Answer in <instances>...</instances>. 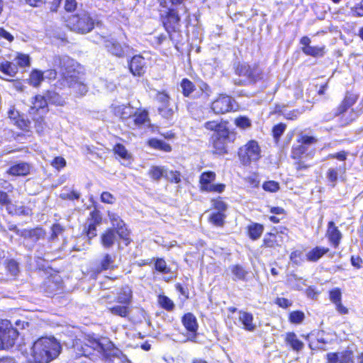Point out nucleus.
I'll use <instances>...</instances> for the list:
<instances>
[{
  "label": "nucleus",
  "mask_w": 363,
  "mask_h": 363,
  "mask_svg": "<svg viewBox=\"0 0 363 363\" xmlns=\"http://www.w3.org/2000/svg\"><path fill=\"white\" fill-rule=\"evenodd\" d=\"M16 63L21 67L30 65L29 56L24 54H19L16 58Z\"/></svg>",
  "instance_id": "nucleus-61"
},
{
  "label": "nucleus",
  "mask_w": 363,
  "mask_h": 363,
  "mask_svg": "<svg viewBox=\"0 0 363 363\" xmlns=\"http://www.w3.org/2000/svg\"><path fill=\"white\" fill-rule=\"evenodd\" d=\"M60 197L63 200H74L79 199L80 194L76 191H72L69 193L62 192L60 194Z\"/></svg>",
  "instance_id": "nucleus-60"
},
{
  "label": "nucleus",
  "mask_w": 363,
  "mask_h": 363,
  "mask_svg": "<svg viewBox=\"0 0 363 363\" xmlns=\"http://www.w3.org/2000/svg\"><path fill=\"white\" fill-rule=\"evenodd\" d=\"M96 222L97 223H99V221L94 220V222L91 220L88 224V229H87V236L89 238H92L96 235Z\"/></svg>",
  "instance_id": "nucleus-63"
},
{
  "label": "nucleus",
  "mask_w": 363,
  "mask_h": 363,
  "mask_svg": "<svg viewBox=\"0 0 363 363\" xmlns=\"http://www.w3.org/2000/svg\"><path fill=\"white\" fill-rule=\"evenodd\" d=\"M96 23L87 11L81 10L69 17L67 26L73 31L85 34L91 31Z\"/></svg>",
  "instance_id": "nucleus-4"
},
{
  "label": "nucleus",
  "mask_w": 363,
  "mask_h": 363,
  "mask_svg": "<svg viewBox=\"0 0 363 363\" xmlns=\"http://www.w3.org/2000/svg\"><path fill=\"white\" fill-rule=\"evenodd\" d=\"M203 126L207 130L214 131L213 135H221L222 138H224L228 136L230 133L226 123L223 121H207Z\"/></svg>",
  "instance_id": "nucleus-13"
},
{
  "label": "nucleus",
  "mask_w": 363,
  "mask_h": 363,
  "mask_svg": "<svg viewBox=\"0 0 363 363\" xmlns=\"http://www.w3.org/2000/svg\"><path fill=\"white\" fill-rule=\"evenodd\" d=\"M32 166L26 162H21L13 164L6 171V173L17 177H24L30 174Z\"/></svg>",
  "instance_id": "nucleus-17"
},
{
  "label": "nucleus",
  "mask_w": 363,
  "mask_h": 363,
  "mask_svg": "<svg viewBox=\"0 0 363 363\" xmlns=\"http://www.w3.org/2000/svg\"><path fill=\"white\" fill-rule=\"evenodd\" d=\"M181 87L182 89V94L184 96L189 97L195 90V86L192 82L188 79H183L181 82Z\"/></svg>",
  "instance_id": "nucleus-45"
},
{
  "label": "nucleus",
  "mask_w": 363,
  "mask_h": 363,
  "mask_svg": "<svg viewBox=\"0 0 363 363\" xmlns=\"http://www.w3.org/2000/svg\"><path fill=\"white\" fill-rule=\"evenodd\" d=\"M306 147L301 143L293 148L291 153L292 157L294 159H299L306 152Z\"/></svg>",
  "instance_id": "nucleus-55"
},
{
  "label": "nucleus",
  "mask_w": 363,
  "mask_h": 363,
  "mask_svg": "<svg viewBox=\"0 0 363 363\" xmlns=\"http://www.w3.org/2000/svg\"><path fill=\"white\" fill-rule=\"evenodd\" d=\"M105 47L109 52L117 57H123L128 48L127 45H121L114 39L106 40Z\"/></svg>",
  "instance_id": "nucleus-24"
},
{
  "label": "nucleus",
  "mask_w": 363,
  "mask_h": 363,
  "mask_svg": "<svg viewBox=\"0 0 363 363\" xmlns=\"http://www.w3.org/2000/svg\"><path fill=\"white\" fill-rule=\"evenodd\" d=\"M326 236L334 247L339 246L342 235L333 221H330L328 224Z\"/></svg>",
  "instance_id": "nucleus-18"
},
{
  "label": "nucleus",
  "mask_w": 363,
  "mask_h": 363,
  "mask_svg": "<svg viewBox=\"0 0 363 363\" xmlns=\"http://www.w3.org/2000/svg\"><path fill=\"white\" fill-rule=\"evenodd\" d=\"M45 95L48 104L50 103L57 106H63L65 104L63 99L55 91H48Z\"/></svg>",
  "instance_id": "nucleus-39"
},
{
  "label": "nucleus",
  "mask_w": 363,
  "mask_h": 363,
  "mask_svg": "<svg viewBox=\"0 0 363 363\" xmlns=\"http://www.w3.org/2000/svg\"><path fill=\"white\" fill-rule=\"evenodd\" d=\"M55 62H58L60 72L66 84L75 93L84 95L87 92V86L82 80L79 72L75 69L74 60L65 56L56 58Z\"/></svg>",
  "instance_id": "nucleus-3"
},
{
  "label": "nucleus",
  "mask_w": 363,
  "mask_h": 363,
  "mask_svg": "<svg viewBox=\"0 0 363 363\" xmlns=\"http://www.w3.org/2000/svg\"><path fill=\"white\" fill-rule=\"evenodd\" d=\"M17 67L8 61L0 62V71L5 75L12 77L17 73Z\"/></svg>",
  "instance_id": "nucleus-35"
},
{
  "label": "nucleus",
  "mask_w": 363,
  "mask_h": 363,
  "mask_svg": "<svg viewBox=\"0 0 363 363\" xmlns=\"http://www.w3.org/2000/svg\"><path fill=\"white\" fill-rule=\"evenodd\" d=\"M305 318V315L301 311H293L290 313L289 320L291 323L299 324L301 323Z\"/></svg>",
  "instance_id": "nucleus-53"
},
{
  "label": "nucleus",
  "mask_w": 363,
  "mask_h": 363,
  "mask_svg": "<svg viewBox=\"0 0 363 363\" xmlns=\"http://www.w3.org/2000/svg\"><path fill=\"white\" fill-rule=\"evenodd\" d=\"M157 100L161 104L160 106L169 105V96L164 92H160L157 95Z\"/></svg>",
  "instance_id": "nucleus-64"
},
{
  "label": "nucleus",
  "mask_w": 363,
  "mask_h": 363,
  "mask_svg": "<svg viewBox=\"0 0 363 363\" xmlns=\"http://www.w3.org/2000/svg\"><path fill=\"white\" fill-rule=\"evenodd\" d=\"M346 167L345 163H341L335 167H330L326 172V178L334 187L338 179V176L343 174L345 172Z\"/></svg>",
  "instance_id": "nucleus-20"
},
{
  "label": "nucleus",
  "mask_w": 363,
  "mask_h": 363,
  "mask_svg": "<svg viewBox=\"0 0 363 363\" xmlns=\"http://www.w3.org/2000/svg\"><path fill=\"white\" fill-rule=\"evenodd\" d=\"M43 74L42 72L38 70H33L29 77V83L30 85L37 87L43 81Z\"/></svg>",
  "instance_id": "nucleus-44"
},
{
  "label": "nucleus",
  "mask_w": 363,
  "mask_h": 363,
  "mask_svg": "<svg viewBox=\"0 0 363 363\" xmlns=\"http://www.w3.org/2000/svg\"><path fill=\"white\" fill-rule=\"evenodd\" d=\"M231 273L233 275V280H245L247 272L240 264H235L230 267Z\"/></svg>",
  "instance_id": "nucleus-38"
},
{
  "label": "nucleus",
  "mask_w": 363,
  "mask_h": 363,
  "mask_svg": "<svg viewBox=\"0 0 363 363\" xmlns=\"http://www.w3.org/2000/svg\"><path fill=\"white\" fill-rule=\"evenodd\" d=\"M358 116V113L354 109H351L339 118V123L341 126H346L355 121Z\"/></svg>",
  "instance_id": "nucleus-36"
},
{
  "label": "nucleus",
  "mask_w": 363,
  "mask_h": 363,
  "mask_svg": "<svg viewBox=\"0 0 363 363\" xmlns=\"http://www.w3.org/2000/svg\"><path fill=\"white\" fill-rule=\"evenodd\" d=\"M108 217L113 226L112 228H115L116 231H119L122 229L128 230L123 220L121 219L120 216L116 213L108 212Z\"/></svg>",
  "instance_id": "nucleus-37"
},
{
  "label": "nucleus",
  "mask_w": 363,
  "mask_h": 363,
  "mask_svg": "<svg viewBox=\"0 0 363 363\" xmlns=\"http://www.w3.org/2000/svg\"><path fill=\"white\" fill-rule=\"evenodd\" d=\"M155 269L163 274L170 272V268L167 267L166 262L161 258H157L155 263Z\"/></svg>",
  "instance_id": "nucleus-48"
},
{
  "label": "nucleus",
  "mask_w": 363,
  "mask_h": 363,
  "mask_svg": "<svg viewBox=\"0 0 363 363\" xmlns=\"http://www.w3.org/2000/svg\"><path fill=\"white\" fill-rule=\"evenodd\" d=\"M328 251V248L323 247H315L306 254V258L308 261L316 262L325 254H326Z\"/></svg>",
  "instance_id": "nucleus-31"
},
{
  "label": "nucleus",
  "mask_w": 363,
  "mask_h": 363,
  "mask_svg": "<svg viewBox=\"0 0 363 363\" xmlns=\"http://www.w3.org/2000/svg\"><path fill=\"white\" fill-rule=\"evenodd\" d=\"M45 113L48 111V103L45 95H36L32 101V106L30 107L29 113L35 114L38 111Z\"/></svg>",
  "instance_id": "nucleus-21"
},
{
  "label": "nucleus",
  "mask_w": 363,
  "mask_h": 363,
  "mask_svg": "<svg viewBox=\"0 0 363 363\" xmlns=\"http://www.w3.org/2000/svg\"><path fill=\"white\" fill-rule=\"evenodd\" d=\"M158 113L163 118L169 120L172 119L174 115V110L169 107V105L158 107Z\"/></svg>",
  "instance_id": "nucleus-50"
},
{
  "label": "nucleus",
  "mask_w": 363,
  "mask_h": 363,
  "mask_svg": "<svg viewBox=\"0 0 363 363\" xmlns=\"http://www.w3.org/2000/svg\"><path fill=\"white\" fill-rule=\"evenodd\" d=\"M235 124L240 128L247 129L251 126V121L248 118L241 116L235 119Z\"/></svg>",
  "instance_id": "nucleus-57"
},
{
  "label": "nucleus",
  "mask_w": 363,
  "mask_h": 363,
  "mask_svg": "<svg viewBox=\"0 0 363 363\" xmlns=\"http://www.w3.org/2000/svg\"><path fill=\"white\" fill-rule=\"evenodd\" d=\"M181 174L177 171H168L166 169L165 178L171 182L174 183H179L181 182Z\"/></svg>",
  "instance_id": "nucleus-52"
},
{
  "label": "nucleus",
  "mask_w": 363,
  "mask_h": 363,
  "mask_svg": "<svg viewBox=\"0 0 363 363\" xmlns=\"http://www.w3.org/2000/svg\"><path fill=\"white\" fill-rule=\"evenodd\" d=\"M235 100L226 94H220L211 103V108L216 114H224L233 110Z\"/></svg>",
  "instance_id": "nucleus-11"
},
{
  "label": "nucleus",
  "mask_w": 363,
  "mask_h": 363,
  "mask_svg": "<svg viewBox=\"0 0 363 363\" xmlns=\"http://www.w3.org/2000/svg\"><path fill=\"white\" fill-rule=\"evenodd\" d=\"M11 199H9L7 193L4 191H0V204L1 206H6V209L9 211V213H11L9 208V205L11 204Z\"/></svg>",
  "instance_id": "nucleus-62"
},
{
  "label": "nucleus",
  "mask_w": 363,
  "mask_h": 363,
  "mask_svg": "<svg viewBox=\"0 0 363 363\" xmlns=\"http://www.w3.org/2000/svg\"><path fill=\"white\" fill-rule=\"evenodd\" d=\"M225 215L221 212L213 213L210 217V221L217 226H222L224 223Z\"/></svg>",
  "instance_id": "nucleus-51"
},
{
  "label": "nucleus",
  "mask_w": 363,
  "mask_h": 363,
  "mask_svg": "<svg viewBox=\"0 0 363 363\" xmlns=\"http://www.w3.org/2000/svg\"><path fill=\"white\" fill-rule=\"evenodd\" d=\"M329 298L334 305L342 301V292L340 289L339 288H335L330 291Z\"/></svg>",
  "instance_id": "nucleus-49"
},
{
  "label": "nucleus",
  "mask_w": 363,
  "mask_h": 363,
  "mask_svg": "<svg viewBox=\"0 0 363 363\" xmlns=\"http://www.w3.org/2000/svg\"><path fill=\"white\" fill-rule=\"evenodd\" d=\"M74 349L76 350L77 356L78 357H89L93 354L94 352H102L104 351V345L99 340L89 337L83 343L77 342Z\"/></svg>",
  "instance_id": "nucleus-8"
},
{
  "label": "nucleus",
  "mask_w": 363,
  "mask_h": 363,
  "mask_svg": "<svg viewBox=\"0 0 363 363\" xmlns=\"http://www.w3.org/2000/svg\"><path fill=\"white\" fill-rule=\"evenodd\" d=\"M4 265L7 274L16 279L21 272L19 262L13 258H7L4 260Z\"/></svg>",
  "instance_id": "nucleus-25"
},
{
  "label": "nucleus",
  "mask_w": 363,
  "mask_h": 363,
  "mask_svg": "<svg viewBox=\"0 0 363 363\" xmlns=\"http://www.w3.org/2000/svg\"><path fill=\"white\" fill-rule=\"evenodd\" d=\"M287 237V234L283 231L268 233L263 240L264 245L266 247L272 248L281 247Z\"/></svg>",
  "instance_id": "nucleus-12"
},
{
  "label": "nucleus",
  "mask_w": 363,
  "mask_h": 363,
  "mask_svg": "<svg viewBox=\"0 0 363 363\" xmlns=\"http://www.w3.org/2000/svg\"><path fill=\"white\" fill-rule=\"evenodd\" d=\"M65 228L59 223H55L51 227V233L48 238L49 242H55L59 235H62Z\"/></svg>",
  "instance_id": "nucleus-41"
},
{
  "label": "nucleus",
  "mask_w": 363,
  "mask_h": 363,
  "mask_svg": "<svg viewBox=\"0 0 363 363\" xmlns=\"http://www.w3.org/2000/svg\"><path fill=\"white\" fill-rule=\"evenodd\" d=\"M262 188L269 192H277L279 189V184L274 181H268L262 184Z\"/></svg>",
  "instance_id": "nucleus-54"
},
{
  "label": "nucleus",
  "mask_w": 363,
  "mask_h": 363,
  "mask_svg": "<svg viewBox=\"0 0 363 363\" xmlns=\"http://www.w3.org/2000/svg\"><path fill=\"white\" fill-rule=\"evenodd\" d=\"M357 98L356 94L347 92L342 102L350 108L356 103Z\"/></svg>",
  "instance_id": "nucleus-58"
},
{
  "label": "nucleus",
  "mask_w": 363,
  "mask_h": 363,
  "mask_svg": "<svg viewBox=\"0 0 363 363\" xmlns=\"http://www.w3.org/2000/svg\"><path fill=\"white\" fill-rule=\"evenodd\" d=\"M101 243L106 249L111 248L115 243H118L123 240L125 245H128L130 242L128 230H121L116 231L115 228H108L105 230L100 237Z\"/></svg>",
  "instance_id": "nucleus-6"
},
{
  "label": "nucleus",
  "mask_w": 363,
  "mask_h": 363,
  "mask_svg": "<svg viewBox=\"0 0 363 363\" xmlns=\"http://www.w3.org/2000/svg\"><path fill=\"white\" fill-rule=\"evenodd\" d=\"M147 144L150 147L154 149L162 150L166 152H169L172 150V147L168 143L156 138L150 139L147 142Z\"/></svg>",
  "instance_id": "nucleus-34"
},
{
  "label": "nucleus",
  "mask_w": 363,
  "mask_h": 363,
  "mask_svg": "<svg viewBox=\"0 0 363 363\" xmlns=\"http://www.w3.org/2000/svg\"><path fill=\"white\" fill-rule=\"evenodd\" d=\"M166 169L162 167H152L149 171V175L155 181H159L162 177L165 178Z\"/></svg>",
  "instance_id": "nucleus-43"
},
{
  "label": "nucleus",
  "mask_w": 363,
  "mask_h": 363,
  "mask_svg": "<svg viewBox=\"0 0 363 363\" xmlns=\"http://www.w3.org/2000/svg\"><path fill=\"white\" fill-rule=\"evenodd\" d=\"M158 302L163 308L167 311H172L174 308L173 301L166 296L160 295L158 297Z\"/></svg>",
  "instance_id": "nucleus-47"
},
{
  "label": "nucleus",
  "mask_w": 363,
  "mask_h": 363,
  "mask_svg": "<svg viewBox=\"0 0 363 363\" xmlns=\"http://www.w3.org/2000/svg\"><path fill=\"white\" fill-rule=\"evenodd\" d=\"M235 73L245 77L249 82L254 83L262 78V71L258 66H250L246 63L238 64L235 68Z\"/></svg>",
  "instance_id": "nucleus-10"
},
{
  "label": "nucleus",
  "mask_w": 363,
  "mask_h": 363,
  "mask_svg": "<svg viewBox=\"0 0 363 363\" xmlns=\"http://www.w3.org/2000/svg\"><path fill=\"white\" fill-rule=\"evenodd\" d=\"M182 323L186 329L193 333L198 330V323L195 315L191 313H186L182 318Z\"/></svg>",
  "instance_id": "nucleus-28"
},
{
  "label": "nucleus",
  "mask_w": 363,
  "mask_h": 363,
  "mask_svg": "<svg viewBox=\"0 0 363 363\" xmlns=\"http://www.w3.org/2000/svg\"><path fill=\"white\" fill-rule=\"evenodd\" d=\"M285 341L294 350L300 351L303 347V342L298 339L294 333H289L286 335Z\"/></svg>",
  "instance_id": "nucleus-30"
},
{
  "label": "nucleus",
  "mask_w": 363,
  "mask_h": 363,
  "mask_svg": "<svg viewBox=\"0 0 363 363\" xmlns=\"http://www.w3.org/2000/svg\"><path fill=\"white\" fill-rule=\"evenodd\" d=\"M349 108H350V107L347 106L346 104H345L342 101L341 104L335 109L334 113L330 114L328 116H325L324 118H325V121H330V120L333 119L335 117H339L340 118L344 113L347 112Z\"/></svg>",
  "instance_id": "nucleus-46"
},
{
  "label": "nucleus",
  "mask_w": 363,
  "mask_h": 363,
  "mask_svg": "<svg viewBox=\"0 0 363 363\" xmlns=\"http://www.w3.org/2000/svg\"><path fill=\"white\" fill-rule=\"evenodd\" d=\"M261 147L256 140H251L239 148L238 157L243 165H250L261 157Z\"/></svg>",
  "instance_id": "nucleus-5"
},
{
  "label": "nucleus",
  "mask_w": 363,
  "mask_h": 363,
  "mask_svg": "<svg viewBox=\"0 0 363 363\" xmlns=\"http://www.w3.org/2000/svg\"><path fill=\"white\" fill-rule=\"evenodd\" d=\"M264 228L262 225L255 223L248 228V233L252 240L258 239L263 233Z\"/></svg>",
  "instance_id": "nucleus-42"
},
{
  "label": "nucleus",
  "mask_w": 363,
  "mask_h": 363,
  "mask_svg": "<svg viewBox=\"0 0 363 363\" xmlns=\"http://www.w3.org/2000/svg\"><path fill=\"white\" fill-rule=\"evenodd\" d=\"M18 337V332L8 320H0V350L12 347Z\"/></svg>",
  "instance_id": "nucleus-7"
},
{
  "label": "nucleus",
  "mask_w": 363,
  "mask_h": 363,
  "mask_svg": "<svg viewBox=\"0 0 363 363\" xmlns=\"http://www.w3.org/2000/svg\"><path fill=\"white\" fill-rule=\"evenodd\" d=\"M285 129H286V125L283 124V123H279L273 128V130H272L273 136L277 141L279 140L280 136L283 134Z\"/></svg>",
  "instance_id": "nucleus-59"
},
{
  "label": "nucleus",
  "mask_w": 363,
  "mask_h": 363,
  "mask_svg": "<svg viewBox=\"0 0 363 363\" xmlns=\"http://www.w3.org/2000/svg\"><path fill=\"white\" fill-rule=\"evenodd\" d=\"M133 111L134 108L129 104L128 106L119 105L113 107L114 114L117 116H120L126 124L131 117L132 113H133Z\"/></svg>",
  "instance_id": "nucleus-27"
},
{
  "label": "nucleus",
  "mask_w": 363,
  "mask_h": 363,
  "mask_svg": "<svg viewBox=\"0 0 363 363\" xmlns=\"http://www.w3.org/2000/svg\"><path fill=\"white\" fill-rule=\"evenodd\" d=\"M148 122L149 118L147 111H135L134 110L133 113H132L131 117L128 120L127 125L132 129H135L137 128H140Z\"/></svg>",
  "instance_id": "nucleus-14"
},
{
  "label": "nucleus",
  "mask_w": 363,
  "mask_h": 363,
  "mask_svg": "<svg viewBox=\"0 0 363 363\" xmlns=\"http://www.w3.org/2000/svg\"><path fill=\"white\" fill-rule=\"evenodd\" d=\"M325 47L308 46L303 47L302 51L306 55L312 57H319L324 55Z\"/></svg>",
  "instance_id": "nucleus-40"
},
{
  "label": "nucleus",
  "mask_w": 363,
  "mask_h": 363,
  "mask_svg": "<svg viewBox=\"0 0 363 363\" xmlns=\"http://www.w3.org/2000/svg\"><path fill=\"white\" fill-rule=\"evenodd\" d=\"M108 311L115 315H118L122 318H126L128 316L131 311V308L129 305H116L108 308Z\"/></svg>",
  "instance_id": "nucleus-32"
},
{
  "label": "nucleus",
  "mask_w": 363,
  "mask_h": 363,
  "mask_svg": "<svg viewBox=\"0 0 363 363\" xmlns=\"http://www.w3.org/2000/svg\"><path fill=\"white\" fill-rule=\"evenodd\" d=\"M326 357L328 363H351L353 353L350 350H345L341 352H329Z\"/></svg>",
  "instance_id": "nucleus-16"
},
{
  "label": "nucleus",
  "mask_w": 363,
  "mask_h": 363,
  "mask_svg": "<svg viewBox=\"0 0 363 363\" xmlns=\"http://www.w3.org/2000/svg\"><path fill=\"white\" fill-rule=\"evenodd\" d=\"M114 152L123 159H128L130 155L126 148L121 144H117L113 148Z\"/></svg>",
  "instance_id": "nucleus-56"
},
{
  "label": "nucleus",
  "mask_w": 363,
  "mask_h": 363,
  "mask_svg": "<svg viewBox=\"0 0 363 363\" xmlns=\"http://www.w3.org/2000/svg\"><path fill=\"white\" fill-rule=\"evenodd\" d=\"M45 291L48 295L57 294L62 290V284L60 277L48 278L44 284Z\"/></svg>",
  "instance_id": "nucleus-22"
},
{
  "label": "nucleus",
  "mask_w": 363,
  "mask_h": 363,
  "mask_svg": "<svg viewBox=\"0 0 363 363\" xmlns=\"http://www.w3.org/2000/svg\"><path fill=\"white\" fill-rule=\"evenodd\" d=\"M238 314L239 321L242 323L243 328L249 332H253L256 328V324L253 321L252 314L242 311H240Z\"/></svg>",
  "instance_id": "nucleus-26"
},
{
  "label": "nucleus",
  "mask_w": 363,
  "mask_h": 363,
  "mask_svg": "<svg viewBox=\"0 0 363 363\" xmlns=\"http://www.w3.org/2000/svg\"><path fill=\"white\" fill-rule=\"evenodd\" d=\"M228 136L222 138L221 135H212L213 146L217 153L221 154L225 150V143Z\"/></svg>",
  "instance_id": "nucleus-33"
},
{
  "label": "nucleus",
  "mask_w": 363,
  "mask_h": 363,
  "mask_svg": "<svg viewBox=\"0 0 363 363\" xmlns=\"http://www.w3.org/2000/svg\"><path fill=\"white\" fill-rule=\"evenodd\" d=\"M60 352L61 345L55 338L40 337L33 345L30 361L34 363H48L55 359Z\"/></svg>",
  "instance_id": "nucleus-2"
},
{
  "label": "nucleus",
  "mask_w": 363,
  "mask_h": 363,
  "mask_svg": "<svg viewBox=\"0 0 363 363\" xmlns=\"http://www.w3.org/2000/svg\"><path fill=\"white\" fill-rule=\"evenodd\" d=\"M116 255L114 254L104 253L99 261L98 272L105 270H112L115 266Z\"/></svg>",
  "instance_id": "nucleus-19"
},
{
  "label": "nucleus",
  "mask_w": 363,
  "mask_h": 363,
  "mask_svg": "<svg viewBox=\"0 0 363 363\" xmlns=\"http://www.w3.org/2000/svg\"><path fill=\"white\" fill-rule=\"evenodd\" d=\"M186 0H159L160 6L163 9L160 11V18L162 24L172 38V33L179 29L181 17L178 9H183L185 13L189 9L185 6Z\"/></svg>",
  "instance_id": "nucleus-1"
},
{
  "label": "nucleus",
  "mask_w": 363,
  "mask_h": 363,
  "mask_svg": "<svg viewBox=\"0 0 363 363\" xmlns=\"http://www.w3.org/2000/svg\"><path fill=\"white\" fill-rule=\"evenodd\" d=\"M216 175L211 171L203 172L199 177V186L202 191L222 193L225 188L223 184H214Z\"/></svg>",
  "instance_id": "nucleus-9"
},
{
  "label": "nucleus",
  "mask_w": 363,
  "mask_h": 363,
  "mask_svg": "<svg viewBox=\"0 0 363 363\" xmlns=\"http://www.w3.org/2000/svg\"><path fill=\"white\" fill-rule=\"evenodd\" d=\"M46 236V231L40 227L33 229L22 230L21 237L25 239H29L33 242H37L41 239H44Z\"/></svg>",
  "instance_id": "nucleus-23"
},
{
  "label": "nucleus",
  "mask_w": 363,
  "mask_h": 363,
  "mask_svg": "<svg viewBox=\"0 0 363 363\" xmlns=\"http://www.w3.org/2000/svg\"><path fill=\"white\" fill-rule=\"evenodd\" d=\"M133 298V291L131 288L125 285L121 289L117 295V301L122 304H130Z\"/></svg>",
  "instance_id": "nucleus-29"
},
{
  "label": "nucleus",
  "mask_w": 363,
  "mask_h": 363,
  "mask_svg": "<svg viewBox=\"0 0 363 363\" xmlns=\"http://www.w3.org/2000/svg\"><path fill=\"white\" fill-rule=\"evenodd\" d=\"M147 65L145 58L141 55H135L129 63V69L134 76H142L146 71Z\"/></svg>",
  "instance_id": "nucleus-15"
}]
</instances>
